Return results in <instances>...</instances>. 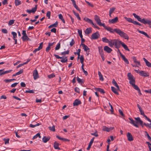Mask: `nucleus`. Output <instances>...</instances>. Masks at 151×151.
Instances as JSON below:
<instances>
[{"instance_id":"obj_1","label":"nucleus","mask_w":151,"mask_h":151,"mask_svg":"<svg viewBox=\"0 0 151 151\" xmlns=\"http://www.w3.org/2000/svg\"><path fill=\"white\" fill-rule=\"evenodd\" d=\"M110 32L114 33L116 32L120 36L123 37L124 39L128 40L129 37L128 35L123 32L122 31L119 29H106Z\"/></svg>"},{"instance_id":"obj_2","label":"nucleus","mask_w":151,"mask_h":151,"mask_svg":"<svg viewBox=\"0 0 151 151\" xmlns=\"http://www.w3.org/2000/svg\"><path fill=\"white\" fill-rule=\"evenodd\" d=\"M135 120H136V122L132 118H129V119L130 120V123L131 124L133 125L134 126L138 128L139 126L137 125V124H139L142 127H143V121H142L140 118L139 117H135L134 118Z\"/></svg>"},{"instance_id":"obj_3","label":"nucleus","mask_w":151,"mask_h":151,"mask_svg":"<svg viewBox=\"0 0 151 151\" xmlns=\"http://www.w3.org/2000/svg\"><path fill=\"white\" fill-rule=\"evenodd\" d=\"M132 15L137 20L141 22L144 24H148L149 25H151V21L148 19H145L144 18L141 19L140 17L137 15L135 13H133Z\"/></svg>"},{"instance_id":"obj_4","label":"nucleus","mask_w":151,"mask_h":151,"mask_svg":"<svg viewBox=\"0 0 151 151\" xmlns=\"http://www.w3.org/2000/svg\"><path fill=\"white\" fill-rule=\"evenodd\" d=\"M127 76L128 79L129 80V83L132 85V86L135 84V79L133 76L132 75L131 73H128Z\"/></svg>"},{"instance_id":"obj_5","label":"nucleus","mask_w":151,"mask_h":151,"mask_svg":"<svg viewBox=\"0 0 151 151\" xmlns=\"http://www.w3.org/2000/svg\"><path fill=\"white\" fill-rule=\"evenodd\" d=\"M94 19L96 22L97 24L100 26H103L105 28H107L105 27V25L104 23H102L101 22V20L99 18V17L97 15H95L94 16Z\"/></svg>"},{"instance_id":"obj_6","label":"nucleus","mask_w":151,"mask_h":151,"mask_svg":"<svg viewBox=\"0 0 151 151\" xmlns=\"http://www.w3.org/2000/svg\"><path fill=\"white\" fill-rule=\"evenodd\" d=\"M54 55L57 58L61 59L60 61L62 63H66L68 61V58L67 57H60L58 55L55 54Z\"/></svg>"},{"instance_id":"obj_7","label":"nucleus","mask_w":151,"mask_h":151,"mask_svg":"<svg viewBox=\"0 0 151 151\" xmlns=\"http://www.w3.org/2000/svg\"><path fill=\"white\" fill-rule=\"evenodd\" d=\"M84 20L86 22L91 24L92 25L93 27L96 28H99L96 26L95 24H94L91 19H90L87 17H85L84 18Z\"/></svg>"},{"instance_id":"obj_8","label":"nucleus","mask_w":151,"mask_h":151,"mask_svg":"<svg viewBox=\"0 0 151 151\" xmlns=\"http://www.w3.org/2000/svg\"><path fill=\"white\" fill-rule=\"evenodd\" d=\"M122 42L121 41L114 39V45L115 47L118 49V51L119 48L120 47V45L122 44Z\"/></svg>"},{"instance_id":"obj_9","label":"nucleus","mask_w":151,"mask_h":151,"mask_svg":"<svg viewBox=\"0 0 151 151\" xmlns=\"http://www.w3.org/2000/svg\"><path fill=\"white\" fill-rule=\"evenodd\" d=\"M99 36L100 35L99 32H97L91 35V40H96L99 38Z\"/></svg>"},{"instance_id":"obj_10","label":"nucleus","mask_w":151,"mask_h":151,"mask_svg":"<svg viewBox=\"0 0 151 151\" xmlns=\"http://www.w3.org/2000/svg\"><path fill=\"white\" fill-rule=\"evenodd\" d=\"M80 45H82V46L83 49H84V50L85 52L88 53L87 54V55H88V54H89V52L90 51V48L84 44H81Z\"/></svg>"},{"instance_id":"obj_11","label":"nucleus","mask_w":151,"mask_h":151,"mask_svg":"<svg viewBox=\"0 0 151 151\" xmlns=\"http://www.w3.org/2000/svg\"><path fill=\"white\" fill-rule=\"evenodd\" d=\"M33 75L34 79L35 80L39 78L38 73L36 69L34 70L33 71Z\"/></svg>"},{"instance_id":"obj_12","label":"nucleus","mask_w":151,"mask_h":151,"mask_svg":"<svg viewBox=\"0 0 151 151\" xmlns=\"http://www.w3.org/2000/svg\"><path fill=\"white\" fill-rule=\"evenodd\" d=\"M141 76L144 77H148L149 76V73L147 72H146L143 70H140V74Z\"/></svg>"},{"instance_id":"obj_13","label":"nucleus","mask_w":151,"mask_h":151,"mask_svg":"<svg viewBox=\"0 0 151 151\" xmlns=\"http://www.w3.org/2000/svg\"><path fill=\"white\" fill-rule=\"evenodd\" d=\"M118 52H119L120 54V55L121 57L122 58V59H123V60L127 64H129V62L128 60L125 58V56L123 55L120 52L119 50H118Z\"/></svg>"},{"instance_id":"obj_14","label":"nucleus","mask_w":151,"mask_h":151,"mask_svg":"<svg viewBox=\"0 0 151 151\" xmlns=\"http://www.w3.org/2000/svg\"><path fill=\"white\" fill-rule=\"evenodd\" d=\"M114 128V127H111L108 128L105 126H104L103 127V130L104 131L109 132L110 131L113 129Z\"/></svg>"},{"instance_id":"obj_15","label":"nucleus","mask_w":151,"mask_h":151,"mask_svg":"<svg viewBox=\"0 0 151 151\" xmlns=\"http://www.w3.org/2000/svg\"><path fill=\"white\" fill-rule=\"evenodd\" d=\"M127 137L128 140L129 141H131L133 140V139L132 136L131 134L129 133L128 132L127 134Z\"/></svg>"},{"instance_id":"obj_16","label":"nucleus","mask_w":151,"mask_h":151,"mask_svg":"<svg viewBox=\"0 0 151 151\" xmlns=\"http://www.w3.org/2000/svg\"><path fill=\"white\" fill-rule=\"evenodd\" d=\"M104 50L108 53H110L112 51V50L107 46L104 47Z\"/></svg>"},{"instance_id":"obj_17","label":"nucleus","mask_w":151,"mask_h":151,"mask_svg":"<svg viewBox=\"0 0 151 151\" xmlns=\"http://www.w3.org/2000/svg\"><path fill=\"white\" fill-rule=\"evenodd\" d=\"M118 20V18L117 17H116L114 18L111 19H109V22L110 23H115L117 22Z\"/></svg>"},{"instance_id":"obj_18","label":"nucleus","mask_w":151,"mask_h":151,"mask_svg":"<svg viewBox=\"0 0 151 151\" xmlns=\"http://www.w3.org/2000/svg\"><path fill=\"white\" fill-rule=\"evenodd\" d=\"M81 102L78 99H76L73 103V106H77L81 104Z\"/></svg>"},{"instance_id":"obj_19","label":"nucleus","mask_w":151,"mask_h":151,"mask_svg":"<svg viewBox=\"0 0 151 151\" xmlns=\"http://www.w3.org/2000/svg\"><path fill=\"white\" fill-rule=\"evenodd\" d=\"M50 137H46L44 136L42 138V142L44 143H46L50 139Z\"/></svg>"},{"instance_id":"obj_20","label":"nucleus","mask_w":151,"mask_h":151,"mask_svg":"<svg viewBox=\"0 0 151 151\" xmlns=\"http://www.w3.org/2000/svg\"><path fill=\"white\" fill-rule=\"evenodd\" d=\"M22 39L23 41L26 40L30 41V39L28 37L27 35H23L22 37Z\"/></svg>"},{"instance_id":"obj_21","label":"nucleus","mask_w":151,"mask_h":151,"mask_svg":"<svg viewBox=\"0 0 151 151\" xmlns=\"http://www.w3.org/2000/svg\"><path fill=\"white\" fill-rule=\"evenodd\" d=\"M56 137L59 139L63 140L64 141L69 142L70 141L69 139H67L61 137L58 135H56Z\"/></svg>"},{"instance_id":"obj_22","label":"nucleus","mask_w":151,"mask_h":151,"mask_svg":"<svg viewBox=\"0 0 151 151\" xmlns=\"http://www.w3.org/2000/svg\"><path fill=\"white\" fill-rule=\"evenodd\" d=\"M112 83L117 88V90L118 91H120L119 87L117 83L116 82V81L114 79L113 80Z\"/></svg>"},{"instance_id":"obj_23","label":"nucleus","mask_w":151,"mask_h":151,"mask_svg":"<svg viewBox=\"0 0 151 151\" xmlns=\"http://www.w3.org/2000/svg\"><path fill=\"white\" fill-rule=\"evenodd\" d=\"M143 60L145 63L146 65L148 67H151V63H150L145 58H143Z\"/></svg>"},{"instance_id":"obj_24","label":"nucleus","mask_w":151,"mask_h":151,"mask_svg":"<svg viewBox=\"0 0 151 151\" xmlns=\"http://www.w3.org/2000/svg\"><path fill=\"white\" fill-rule=\"evenodd\" d=\"M59 144L56 142H55L54 143L53 146L54 148L55 149L60 150V148L59 147Z\"/></svg>"},{"instance_id":"obj_25","label":"nucleus","mask_w":151,"mask_h":151,"mask_svg":"<svg viewBox=\"0 0 151 151\" xmlns=\"http://www.w3.org/2000/svg\"><path fill=\"white\" fill-rule=\"evenodd\" d=\"M58 22L57 21L56 22L52 24L48 27V28L53 27V28H54V27H57L58 25Z\"/></svg>"},{"instance_id":"obj_26","label":"nucleus","mask_w":151,"mask_h":151,"mask_svg":"<svg viewBox=\"0 0 151 151\" xmlns=\"http://www.w3.org/2000/svg\"><path fill=\"white\" fill-rule=\"evenodd\" d=\"M12 33L14 39L15 41V44H17V39H15V38L17 37V34L15 32H12Z\"/></svg>"},{"instance_id":"obj_27","label":"nucleus","mask_w":151,"mask_h":151,"mask_svg":"<svg viewBox=\"0 0 151 151\" xmlns=\"http://www.w3.org/2000/svg\"><path fill=\"white\" fill-rule=\"evenodd\" d=\"M121 45L125 50L129 51H130L127 46L124 42H122Z\"/></svg>"},{"instance_id":"obj_28","label":"nucleus","mask_w":151,"mask_h":151,"mask_svg":"<svg viewBox=\"0 0 151 151\" xmlns=\"http://www.w3.org/2000/svg\"><path fill=\"white\" fill-rule=\"evenodd\" d=\"M138 31L139 33L142 34L143 35H144L145 36H146L148 38H150V36L147 34V33L146 32H143V31H140V30H138Z\"/></svg>"},{"instance_id":"obj_29","label":"nucleus","mask_w":151,"mask_h":151,"mask_svg":"<svg viewBox=\"0 0 151 151\" xmlns=\"http://www.w3.org/2000/svg\"><path fill=\"white\" fill-rule=\"evenodd\" d=\"M114 40H111L110 41L109 40V45L110 47H112L114 45Z\"/></svg>"},{"instance_id":"obj_30","label":"nucleus","mask_w":151,"mask_h":151,"mask_svg":"<svg viewBox=\"0 0 151 151\" xmlns=\"http://www.w3.org/2000/svg\"><path fill=\"white\" fill-rule=\"evenodd\" d=\"M98 74L99 77V80L101 81H104V79L100 71H99L98 72Z\"/></svg>"},{"instance_id":"obj_31","label":"nucleus","mask_w":151,"mask_h":151,"mask_svg":"<svg viewBox=\"0 0 151 151\" xmlns=\"http://www.w3.org/2000/svg\"><path fill=\"white\" fill-rule=\"evenodd\" d=\"M14 3L16 6H19L22 4L21 1L19 0H15Z\"/></svg>"},{"instance_id":"obj_32","label":"nucleus","mask_w":151,"mask_h":151,"mask_svg":"<svg viewBox=\"0 0 151 151\" xmlns=\"http://www.w3.org/2000/svg\"><path fill=\"white\" fill-rule=\"evenodd\" d=\"M111 90L113 92L117 95H119V93L117 92L116 89L114 87L111 86Z\"/></svg>"},{"instance_id":"obj_33","label":"nucleus","mask_w":151,"mask_h":151,"mask_svg":"<svg viewBox=\"0 0 151 151\" xmlns=\"http://www.w3.org/2000/svg\"><path fill=\"white\" fill-rule=\"evenodd\" d=\"M99 52L100 55H104L103 53V51L102 47H98Z\"/></svg>"},{"instance_id":"obj_34","label":"nucleus","mask_w":151,"mask_h":151,"mask_svg":"<svg viewBox=\"0 0 151 151\" xmlns=\"http://www.w3.org/2000/svg\"><path fill=\"white\" fill-rule=\"evenodd\" d=\"M38 137H39V138H41V137L40 135V134L39 133H37L32 138V139H35L37 138Z\"/></svg>"},{"instance_id":"obj_35","label":"nucleus","mask_w":151,"mask_h":151,"mask_svg":"<svg viewBox=\"0 0 151 151\" xmlns=\"http://www.w3.org/2000/svg\"><path fill=\"white\" fill-rule=\"evenodd\" d=\"M41 124L39 123H38L36 124H35V125H33L32 124H30L29 125V127L32 128H34L35 127H36L37 126H39Z\"/></svg>"},{"instance_id":"obj_36","label":"nucleus","mask_w":151,"mask_h":151,"mask_svg":"<svg viewBox=\"0 0 151 151\" xmlns=\"http://www.w3.org/2000/svg\"><path fill=\"white\" fill-rule=\"evenodd\" d=\"M83 66H84V64H83V65H82L81 67V69L82 70V71H83V72L84 73V74L86 76H87L88 74V72L86 71L83 68Z\"/></svg>"},{"instance_id":"obj_37","label":"nucleus","mask_w":151,"mask_h":151,"mask_svg":"<svg viewBox=\"0 0 151 151\" xmlns=\"http://www.w3.org/2000/svg\"><path fill=\"white\" fill-rule=\"evenodd\" d=\"M59 18L60 19L63 23L65 22V21L63 18V17L61 14H60L58 15Z\"/></svg>"},{"instance_id":"obj_38","label":"nucleus","mask_w":151,"mask_h":151,"mask_svg":"<svg viewBox=\"0 0 151 151\" xmlns=\"http://www.w3.org/2000/svg\"><path fill=\"white\" fill-rule=\"evenodd\" d=\"M102 40L104 42L108 43L109 42V40L106 37H103L102 38Z\"/></svg>"},{"instance_id":"obj_39","label":"nucleus","mask_w":151,"mask_h":151,"mask_svg":"<svg viewBox=\"0 0 151 151\" xmlns=\"http://www.w3.org/2000/svg\"><path fill=\"white\" fill-rule=\"evenodd\" d=\"M91 29H86L85 33L86 34H88L91 32Z\"/></svg>"},{"instance_id":"obj_40","label":"nucleus","mask_w":151,"mask_h":151,"mask_svg":"<svg viewBox=\"0 0 151 151\" xmlns=\"http://www.w3.org/2000/svg\"><path fill=\"white\" fill-rule=\"evenodd\" d=\"M55 125H53L52 127H49V129L51 131L55 132Z\"/></svg>"},{"instance_id":"obj_41","label":"nucleus","mask_w":151,"mask_h":151,"mask_svg":"<svg viewBox=\"0 0 151 151\" xmlns=\"http://www.w3.org/2000/svg\"><path fill=\"white\" fill-rule=\"evenodd\" d=\"M125 19L129 22L132 23L133 20L130 18H127V17H124Z\"/></svg>"},{"instance_id":"obj_42","label":"nucleus","mask_w":151,"mask_h":151,"mask_svg":"<svg viewBox=\"0 0 151 151\" xmlns=\"http://www.w3.org/2000/svg\"><path fill=\"white\" fill-rule=\"evenodd\" d=\"M69 53V50H67L66 51L61 52V55H65L66 54H68Z\"/></svg>"},{"instance_id":"obj_43","label":"nucleus","mask_w":151,"mask_h":151,"mask_svg":"<svg viewBox=\"0 0 151 151\" xmlns=\"http://www.w3.org/2000/svg\"><path fill=\"white\" fill-rule=\"evenodd\" d=\"M84 60V58L83 57V55H81L80 57V60L81 63L82 64V65H83V62Z\"/></svg>"},{"instance_id":"obj_44","label":"nucleus","mask_w":151,"mask_h":151,"mask_svg":"<svg viewBox=\"0 0 151 151\" xmlns=\"http://www.w3.org/2000/svg\"><path fill=\"white\" fill-rule=\"evenodd\" d=\"M143 124L145 125L147 127H149L151 128V123L150 124L144 123Z\"/></svg>"},{"instance_id":"obj_45","label":"nucleus","mask_w":151,"mask_h":151,"mask_svg":"<svg viewBox=\"0 0 151 151\" xmlns=\"http://www.w3.org/2000/svg\"><path fill=\"white\" fill-rule=\"evenodd\" d=\"M60 43H58L55 47V50H58L60 48Z\"/></svg>"},{"instance_id":"obj_46","label":"nucleus","mask_w":151,"mask_h":151,"mask_svg":"<svg viewBox=\"0 0 151 151\" xmlns=\"http://www.w3.org/2000/svg\"><path fill=\"white\" fill-rule=\"evenodd\" d=\"M115 8L114 7H112L110 9V10L109 11V13L110 14H111L115 10Z\"/></svg>"},{"instance_id":"obj_47","label":"nucleus","mask_w":151,"mask_h":151,"mask_svg":"<svg viewBox=\"0 0 151 151\" xmlns=\"http://www.w3.org/2000/svg\"><path fill=\"white\" fill-rule=\"evenodd\" d=\"M78 32L79 34V36L81 38L83 37V35H82V31L81 30L78 29Z\"/></svg>"},{"instance_id":"obj_48","label":"nucleus","mask_w":151,"mask_h":151,"mask_svg":"<svg viewBox=\"0 0 151 151\" xmlns=\"http://www.w3.org/2000/svg\"><path fill=\"white\" fill-rule=\"evenodd\" d=\"M132 23H133L134 24H135V25H138L139 26H142L141 24L140 23H139L138 22L136 21H135L134 20H133Z\"/></svg>"},{"instance_id":"obj_49","label":"nucleus","mask_w":151,"mask_h":151,"mask_svg":"<svg viewBox=\"0 0 151 151\" xmlns=\"http://www.w3.org/2000/svg\"><path fill=\"white\" fill-rule=\"evenodd\" d=\"M37 5H36L34 7L32 8V10L33 13H35L37 10Z\"/></svg>"},{"instance_id":"obj_50","label":"nucleus","mask_w":151,"mask_h":151,"mask_svg":"<svg viewBox=\"0 0 151 151\" xmlns=\"http://www.w3.org/2000/svg\"><path fill=\"white\" fill-rule=\"evenodd\" d=\"M55 76V75L53 73H52L50 75H48L47 76L49 78H52Z\"/></svg>"},{"instance_id":"obj_51","label":"nucleus","mask_w":151,"mask_h":151,"mask_svg":"<svg viewBox=\"0 0 151 151\" xmlns=\"http://www.w3.org/2000/svg\"><path fill=\"white\" fill-rule=\"evenodd\" d=\"M23 69H22L20 70L19 71H18V72H17L16 73V74L17 75V76L19 75L22 74L23 73Z\"/></svg>"},{"instance_id":"obj_52","label":"nucleus","mask_w":151,"mask_h":151,"mask_svg":"<svg viewBox=\"0 0 151 151\" xmlns=\"http://www.w3.org/2000/svg\"><path fill=\"white\" fill-rule=\"evenodd\" d=\"M137 91L138 90H139V88L136 85H135V84L133 85L132 86Z\"/></svg>"},{"instance_id":"obj_53","label":"nucleus","mask_w":151,"mask_h":151,"mask_svg":"<svg viewBox=\"0 0 151 151\" xmlns=\"http://www.w3.org/2000/svg\"><path fill=\"white\" fill-rule=\"evenodd\" d=\"M98 91L101 93H105V92L104 90L101 88H98Z\"/></svg>"},{"instance_id":"obj_54","label":"nucleus","mask_w":151,"mask_h":151,"mask_svg":"<svg viewBox=\"0 0 151 151\" xmlns=\"http://www.w3.org/2000/svg\"><path fill=\"white\" fill-rule=\"evenodd\" d=\"M91 134L92 135L94 136L95 137H98V134L97 133V131H96L95 132L93 133H91Z\"/></svg>"},{"instance_id":"obj_55","label":"nucleus","mask_w":151,"mask_h":151,"mask_svg":"<svg viewBox=\"0 0 151 151\" xmlns=\"http://www.w3.org/2000/svg\"><path fill=\"white\" fill-rule=\"evenodd\" d=\"M77 80L78 82L79 83H83L82 79H81L78 76L77 77Z\"/></svg>"},{"instance_id":"obj_56","label":"nucleus","mask_w":151,"mask_h":151,"mask_svg":"<svg viewBox=\"0 0 151 151\" xmlns=\"http://www.w3.org/2000/svg\"><path fill=\"white\" fill-rule=\"evenodd\" d=\"M34 92L33 90H26L25 92L26 93H33Z\"/></svg>"},{"instance_id":"obj_57","label":"nucleus","mask_w":151,"mask_h":151,"mask_svg":"<svg viewBox=\"0 0 151 151\" xmlns=\"http://www.w3.org/2000/svg\"><path fill=\"white\" fill-rule=\"evenodd\" d=\"M51 12L50 11H48L46 14V16L48 17V19H50Z\"/></svg>"},{"instance_id":"obj_58","label":"nucleus","mask_w":151,"mask_h":151,"mask_svg":"<svg viewBox=\"0 0 151 151\" xmlns=\"http://www.w3.org/2000/svg\"><path fill=\"white\" fill-rule=\"evenodd\" d=\"M14 20H11L9 22V25H11L14 23Z\"/></svg>"},{"instance_id":"obj_59","label":"nucleus","mask_w":151,"mask_h":151,"mask_svg":"<svg viewBox=\"0 0 151 151\" xmlns=\"http://www.w3.org/2000/svg\"><path fill=\"white\" fill-rule=\"evenodd\" d=\"M81 49H78L77 50V52H75L74 53V54H77L78 55H79V56H80V52L81 51Z\"/></svg>"},{"instance_id":"obj_60","label":"nucleus","mask_w":151,"mask_h":151,"mask_svg":"<svg viewBox=\"0 0 151 151\" xmlns=\"http://www.w3.org/2000/svg\"><path fill=\"white\" fill-rule=\"evenodd\" d=\"M141 115H142L144 117H145L146 116L144 112L142 111V109L139 111Z\"/></svg>"},{"instance_id":"obj_61","label":"nucleus","mask_w":151,"mask_h":151,"mask_svg":"<svg viewBox=\"0 0 151 151\" xmlns=\"http://www.w3.org/2000/svg\"><path fill=\"white\" fill-rule=\"evenodd\" d=\"M85 2L89 6H91V7H93V5L92 4H91V3H90V2H89L88 1L86 0L85 1Z\"/></svg>"},{"instance_id":"obj_62","label":"nucleus","mask_w":151,"mask_h":151,"mask_svg":"<svg viewBox=\"0 0 151 151\" xmlns=\"http://www.w3.org/2000/svg\"><path fill=\"white\" fill-rule=\"evenodd\" d=\"M75 43V42L73 39L70 42V45L71 46H72Z\"/></svg>"},{"instance_id":"obj_63","label":"nucleus","mask_w":151,"mask_h":151,"mask_svg":"<svg viewBox=\"0 0 151 151\" xmlns=\"http://www.w3.org/2000/svg\"><path fill=\"white\" fill-rule=\"evenodd\" d=\"M75 91L78 93L80 92V89L77 87H76L74 89Z\"/></svg>"},{"instance_id":"obj_64","label":"nucleus","mask_w":151,"mask_h":151,"mask_svg":"<svg viewBox=\"0 0 151 151\" xmlns=\"http://www.w3.org/2000/svg\"><path fill=\"white\" fill-rule=\"evenodd\" d=\"M43 42H41L40 44V45L38 47L39 49H40H40H41L42 47V46H43Z\"/></svg>"}]
</instances>
